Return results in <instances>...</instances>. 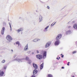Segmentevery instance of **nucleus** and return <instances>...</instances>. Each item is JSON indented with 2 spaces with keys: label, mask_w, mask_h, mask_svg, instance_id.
I'll return each mask as SVG.
<instances>
[{
  "label": "nucleus",
  "mask_w": 77,
  "mask_h": 77,
  "mask_svg": "<svg viewBox=\"0 0 77 77\" xmlns=\"http://www.w3.org/2000/svg\"><path fill=\"white\" fill-rule=\"evenodd\" d=\"M41 54H42V56L41 54L37 55L36 57L37 59L41 60L42 59V56L44 59L46 57V55H47V52L46 51H42Z\"/></svg>",
  "instance_id": "f257e3e1"
},
{
  "label": "nucleus",
  "mask_w": 77,
  "mask_h": 77,
  "mask_svg": "<svg viewBox=\"0 0 77 77\" xmlns=\"http://www.w3.org/2000/svg\"><path fill=\"white\" fill-rule=\"evenodd\" d=\"M6 39L8 41H11L12 40V38L9 35H7L6 37Z\"/></svg>",
  "instance_id": "f03ea898"
},
{
  "label": "nucleus",
  "mask_w": 77,
  "mask_h": 77,
  "mask_svg": "<svg viewBox=\"0 0 77 77\" xmlns=\"http://www.w3.org/2000/svg\"><path fill=\"white\" fill-rule=\"evenodd\" d=\"M62 37V34H59L56 37V40H59Z\"/></svg>",
  "instance_id": "7ed1b4c3"
},
{
  "label": "nucleus",
  "mask_w": 77,
  "mask_h": 77,
  "mask_svg": "<svg viewBox=\"0 0 77 77\" xmlns=\"http://www.w3.org/2000/svg\"><path fill=\"white\" fill-rule=\"evenodd\" d=\"M51 45V42H48L46 44L45 46V48H48Z\"/></svg>",
  "instance_id": "20e7f679"
},
{
  "label": "nucleus",
  "mask_w": 77,
  "mask_h": 77,
  "mask_svg": "<svg viewBox=\"0 0 77 77\" xmlns=\"http://www.w3.org/2000/svg\"><path fill=\"white\" fill-rule=\"evenodd\" d=\"M5 30V28L4 27H3V28H2V32H1L2 35H3V34H4Z\"/></svg>",
  "instance_id": "39448f33"
},
{
  "label": "nucleus",
  "mask_w": 77,
  "mask_h": 77,
  "mask_svg": "<svg viewBox=\"0 0 77 77\" xmlns=\"http://www.w3.org/2000/svg\"><path fill=\"white\" fill-rule=\"evenodd\" d=\"M59 44V41H56L54 43L55 45H58Z\"/></svg>",
  "instance_id": "423d86ee"
},
{
  "label": "nucleus",
  "mask_w": 77,
  "mask_h": 77,
  "mask_svg": "<svg viewBox=\"0 0 77 77\" xmlns=\"http://www.w3.org/2000/svg\"><path fill=\"white\" fill-rule=\"evenodd\" d=\"M33 66L35 69H37L38 68V65L35 64H33Z\"/></svg>",
  "instance_id": "0eeeda50"
},
{
  "label": "nucleus",
  "mask_w": 77,
  "mask_h": 77,
  "mask_svg": "<svg viewBox=\"0 0 77 77\" xmlns=\"http://www.w3.org/2000/svg\"><path fill=\"white\" fill-rule=\"evenodd\" d=\"M44 67V63H43L40 66V69H42V68H43Z\"/></svg>",
  "instance_id": "6e6552de"
},
{
  "label": "nucleus",
  "mask_w": 77,
  "mask_h": 77,
  "mask_svg": "<svg viewBox=\"0 0 77 77\" xmlns=\"http://www.w3.org/2000/svg\"><path fill=\"white\" fill-rule=\"evenodd\" d=\"M37 72H38V70H37L36 69H35L33 72L34 75H35V74H36Z\"/></svg>",
  "instance_id": "1a4fd4ad"
},
{
  "label": "nucleus",
  "mask_w": 77,
  "mask_h": 77,
  "mask_svg": "<svg viewBox=\"0 0 77 77\" xmlns=\"http://www.w3.org/2000/svg\"><path fill=\"white\" fill-rule=\"evenodd\" d=\"M73 27L74 29H77V24L75 23L73 25Z\"/></svg>",
  "instance_id": "9d476101"
},
{
  "label": "nucleus",
  "mask_w": 77,
  "mask_h": 77,
  "mask_svg": "<svg viewBox=\"0 0 77 77\" xmlns=\"http://www.w3.org/2000/svg\"><path fill=\"white\" fill-rule=\"evenodd\" d=\"M28 48V44H27L24 48V50L25 51H26V50H27Z\"/></svg>",
  "instance_id": "9b49d317"
},
{
  "label": "nucleus",
  "mask_w": 77,
  "mask_h": 77,
  "mask_svg": "<svg viewBox=\"0 0 77 77\" xmlns=\"http://www.w3.org/2000/svg\"><path fill=\"white\" fill-rule=\"evenodd\" d=\"M4 75V72L3 71L0 72V76H3Z\"/></svg>",
  "instance_id": "f8f14e48"
},
{
  "label": "nucleus",
  "mask_w": 77,
  "mask_h": 77,
  "mask_svg": "<svg viewBox=\"0 0 77 77\" xmlns=\"http://www.w3.org/2000/svg\"><path fill=\"white\" fill-rule=\"evenodd\" d=\"M69 33H71V30H69L68 31L66 32V35H68V34H69Z\"/></svg>",
  "instance_id": "ddd939ff"
},
{
  "label": "nucleus",
  "mask_w": 77,
  "mask_h": 77,
  "mask_svg": "<svg viewBox=\"0 0 77 77\" xmlns=\"http://www.w3.org/2000/svg\"><path fill=\"white\" fill-rule=\"evenodd\" d=\"M23 29L22 28H20L17 30V32H21V31H23Z\"/></svg>",
  "instance_id": "4468645a"
},
{
  "label": "nucleus",
  "mask_w": 77,
  "mask_h": 77,
  "mask_svg": "<svg viewBox=\"0 0 77 77\" xmlns=\"http://www.w3.org/2000/svg\"><path fill=\"white\" fill-rule=\"evenodd\" d=\"M42 17L41 16H40L39 17V19L40 21H42Z\"/></svg>",
  "instance_id": "2eb2a0df"
},
{
  "label": "nucleus",
  "mask_w": 77,
  "mask_h": 77,
  "mask_svg": "<svg viewBox=\"0 0 77 77\" xmlns=\"http://www.w3.org/2000/svg\"><path fill=\"white\" fill-rule=\"evenodd\" d=\"M40 40V39H35L33 40L34 42H36V41H38Z\"/></svg>",
  "instance_id": "dca6fc26"
},
{
  "label": "nucleus",
  "mask_w": 77,
  "mask_h": 77,
  "mask_svg": "<svg viewBox=\"0 0 77 77\" xmlns=\"http://www.w3.org/2000/svg\"><path fill=\"white\" fill-rule=\"evenodd\" d=\"M9 25H10V30L11 31H12V26L11 25V23H9Z\"/></svg>",
  "instance_id": "f3484780"
},
{
  "label": "nucleus",
  "mask_w": 77,
  "mask_h": 77,
  "mask_svg": "<svg viewBox=\"0 0 77 77\" xmlns=\"http://www.w3.org/2000/svg\"><path fill=\"white\" fill-rule=\"evenodd\" d=\"M48 77H53V75L51 74H49L48 75Z\"/></svg>",
  "instance_id": "a211bd4d"
},
{
  "label": "nucleus",
  "mask_w": 77,
  "mask_h": 77,
  "mask_svg": "<svg viewBox=\"0 0 77 77\" xmlns=\"http://www.w3.org/2000/svg\"><path fill=\"white\" fill-rule=\"evenodd\" d=\"M16 44H18V45L19 46L20 45V42H17L16 43Z\"/></svg>",
  "instance_id": "6ab92c4d"
},
{
  "label": "nucleus",
  "mask_w": 77,
  "mask_h": 77,
  "mask_svg": "<svg viewBox=\"0 0 77 77\" xmlns=\"http://www.w3.org/2000/svg\"><path fill=\"white\" fill-rule=\"evenodd\" d=\"M77 53L76 51H74L72 52V54H75V53Z\"/></svg>",
  "instance_id": "aec40b11"
},
{
  "label": "nucleus",
  "mask_w": 77,
  "mask_h": 77,
  "mask_svg": "<svg viewBox=\"0 0 77 77\" xmlns=\"http://www.w3.org/2000/svg\"><path fill=\"white\" fill-rule=\"evenodd\" d=\"M26 59L27 60H28V59H29V57H27L26 58Z\"/></svg>",
  "instance_id": "412c9836"
},
{
  "label": "nucleus",
  "mask_w": 77,
  "mask_h": 77,
  "mask_svg": "<svg viewBox=\"0 0 77 77\" xmlns=\"http://www.w3.org/2000/svg\"><path fill=\"white\" fill-rule=\"evenodd\" d=\"M48 27H49V26H48L46 27L45 28V30H46V29H48Z\"/></svg>",
  "instance_id": "4be33fe9"
},
{
  "label": "nucleus",
  "mask_w": 77,
  "mask_h": 77,
  "mask_svg": "<svg viewBox=\"0 0 77 77\" xmlns=\"http://www.w3.org/2000/svg\"><path fill=\"white\" fill-rule=\"evenodd\" d=\"M2 63H5V60H3L2 62Z\"/></svg>",
  "instance_id": "5701e85b"
},
{
  "label": "nucleus",
  "mask_w": 77,
  "mask_h": 77,
  "mask_svg": "<svg viewBox=\"0 0 77 77\" xmlns=\"http://www.w3.org/2000/svg\"><path fill=\"white\" fill-rule=\"evenodd\" d=\"M61 57H63L64 56L62 54H61Z\"/></svg>",
  "instance_id": "b1692460"
},
{
  "label": "nucleus",
  "mask_w": 77,
  "mask_h": 77,
  "mask_svg": "<svg viewBox=\"0 0 77 77\" xmlns=\"http://www.w3.org/2000/svg\"><path fill=\"white\" fill-rule=\"evenodd\" d=\"M6 68H7V66H5V67H4V69H6Z\"/></svg>",
  "instance_id": "393cba45"
},
{
  "label": "nucleus",
  "mask_w": 77,
  "mask_h": 77,
  "mask_svg": "<svg viewBox=\"0 0 77 77\" xmlns=\"http://www.w3.org/2000/svg\"><path fill=\"white\" fill-rule=\"evenodd\" d=\"M32 62V61H30L28 62V63L30 64V63Z\"/></svg>",
  "instance_id": "a878e982"
},
{
  "label": "nucleus",
  "mask_w": 77,
  "mask_h": 77,
  "mask_svg": "<svg viewBox=\"0 0 77 77\" xmlns=\"http://www.w3.org/2000/svg\"><path fill=\"white\" fill-rule=\"evenodd\" d=\"M37 53H39V51H38L37 50L36 51Z\"/></svg>",
  "instance_id": "bb28decb"
},
{
  "label": "nucleus",
  "mask_w": 77,
  "mask_h": 77,
  "mask_svg": "<svg viewBox=\"0 0 77 77\" xmlns=\"http://www.w3.org/2000/svg\"><path fill=\"white\" fill-rule=\"evenodd\" d=\"M47 9H50V7L49 6H47Z\"/></svg>",
  "instance_id": "cd10ccee"
},
{
  "label": "nucleus",
  "mask_w": 77,
  "mask_h": 77,
  "mask_svg": "<svg viewBox=\"0 0 77 77\" xmlns=\"http://www.w3.org/2000/svg\"><path fill=\"white\" fill-rule=\"evenodd\" d=\"M31 77H35V75H32Z\"/></svg>",
  "instance_id": "c85d7f7f"
},
{
  "label": "nucleus",
  "mask_w": 77,
  "mask_h": 77,
  "mask_svg": "<svg viewBox=\"0 0 77 77\" xmlns=\"http://www.w3.org/2000/svg\"><path fill=\"white\" fill-rule=\"evenodd\" d=\"M69 62H68V64H67V65L68 66H69Z\"/></svg>",
  "instance_id": "c756f323"
},
{
  "label": "nucleus",
  "mask_w": 77,
  "mask_h": 77,
  "mask_svg": "<svg viewBox=\"0 0 77 77\" xmlns=\"http://www.w3.org/2000/svg\"><path fill=\"white\" fill-rule=\"evenodd\" d=\"M62 69H64V68H65V67H62L61 68Z\"/></svg>",
  "instance_id": "7c9ffc66"
},
{
  "label": "nucleus",
  "mask_w": 77,
  "mask_h": 77,
  "mask_svg": "<svg viewBox=\"0 0 77 77\" xmlns=\"http://www.w3.org/2000/svg\"><path fill=\"white\" fill-rule=\"evenodd\" d=\"M57 59H58V60H59V58L58 57H57Z\"/></svg>",
  "instance_id": "2f4dec72"
},
{
  "label": "nucleus",
  "mask_w": 77,
  "mask_h": 77,
  "mask_svg": "<svg viewBox=\"0 0 77 77\" xmlns=\"http://www.w3.org/2000/svg\"><path fill=\"white\" fill-rule=\"evenodd\" d=\"M32 54H34V53L32 52Z\"/></svg>",
  "instance_id": "473e14b6"
},
{
  "label": "nucleus",
  "mask_w": 77,
  "mask_h": 77,
  "mask_svg": "<svg viewBox=\"0 0 77 77\" xmlns=\"http://www.w3.org/2000/svg\"><path fill=\"white\" fill-rule=\"evenodd\" d=\"M55 23H55L53 25H52V26H54V24H55Z\"/></svg>",
  "instance_id": "72a5a7b5"
},
{
  "label": "nucleus",
  "mask_w": 77,
  "mask_h": 77,
  "mask_svg": "<svg viewBox=\"0 0 77 77\" xmlns=\"http://www.w3.org/2000/svg\"><path fill=\"white\" fill-rule=\"evenodd\" d=\"M68 27H69V28H70V27H71V26H69Z\"/></svg>",
  "instance_id": "f704fd0d"
},
{
  "label": "nucleus",
  "mask_w": 77,
  "mask_h": 77,
  "mask_svg": "<svg viewBox=\"0 0 77 77\" xmlns=\"http://www.w3.org/2000/svg\"><path fill=\"white\" fill-rule=\"evenodd\" d=\"M11 51L12 52L13 51V50H11Z\"/></svg>",
  "instance_id": "c9c22d12"
},
{
  "label": "nucleus",
  "mask_w": 77,
  "mask_h": 77,
  "mask_svg": "<svg viewBox=\"0 0 77 77\" xmlns=\"http://www.w3.org/2000/svg\"><path fill=\"white\" fill-rule=\"evenodd\" d=\"M76 45H77V42H76Z\"/></svg>",
  "instance_id": "e433bc0d"
},
{
  "label": "nucleus",
  "mask_w": 77,
  "mask_h": 77,
  "mask_svg": "<svg viewBox=\"0 0 77 77\" xmlns=\"http://www.w3.org/2000/svg\"><path fill=\"white\" fill-rule=\"evenodd\" d=\"M59 59H60V57H59Z\"/></svg>",
  "instance_id": "4c0bfd02"
},
{
  "label": "nucleus",
  "mask_w": 77,
  "mask_h": 77,
  "mask_svg": "<svg viewBox=\"0 0 77 77\" xmlns=\"http://www.w3.org/2000/svg\"><path fill=\"white\" fill-rule=\"evenodd\" d=\"M72 77H75V76H73Z\"/></svg>",
  "instance_id": "58836bf2"
},
{
  "label": "nucleus",
  "mask_w": 77,
  "mask_h": 77,
  "mask_svg": "<svg viewBox=\"0 0 77 77\" xmlns=\"http://www.w3.org/2000/svg\"><path fill=\"white\" fill-rule=\"evenodd\" d=\"M53 25V24H51V26H52Z\"/></svg>",
  "instance_id": "ea45409f"
}]
</instances>
